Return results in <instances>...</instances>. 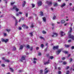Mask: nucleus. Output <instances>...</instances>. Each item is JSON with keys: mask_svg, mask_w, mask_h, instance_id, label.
I'll use <instances>...</instances> for the list:
<instances>
[{"mask_svg": "<svg viewBox=\"0 0 74 74\" xmlns=\"http://www.w3.org/2000/svg\"><path fill=\"white\" fill-rule=\"evenodd\" d=\"M68 37L69 38H71L72 40H74V36L73 35H71V34H69Z\"/></svg>", "mask_w": 74, "mask_h": 74, "instance_id": "f257e3e1", "label": "nucleus"}, {"mask_svg": "<svg viewBox=\"0 0 74 74\" xmlns=\"http://www.w3.org/2000/svg\"><path fill=\"white\" fill-rule=\"evenodd\" d=\"M25 58L26 56H23L21 58V60H20L21 62H22L23 60H25Z\"/></svg>", "mask_w": 74, "mask_h": 74, "instance_id": "f03ea898", "label": "nucleus"}, {"mask_svg": "<svg viewBox=\"0 0 74 74\" xmlns=\"http://www.w3.org/2000/svg\"><path fill=\"white\" fill-rule=\"evenodd\" d=\"M46 3L47 4H48V5H52V1H47L46 2Z\"/></svg>", "mask_w": 74, "mask_h": 74, "instance_id": "7ed1b4c3", "label": "nucleus"}, {"mask_svg": "<svg viewBox=\"0 0 74 74\" xmlns=\"http://www.w3.org/2000/svg\"><path fill=\"white\" fill-rule=\"evenodd\" d=\"M62 49H59L58 50V51H57V55H59V53L62 52Z\"/></svg>", "mask_w": 74, "mask_h": 74, "instance_id": "20e7f679", "label": "nucleus"}, {"mask_svg": "<svg viewBox=\"0 0 74 74\" xmlns=\"http://www.w3.org/2000/svg\"><path fill=\"white\" fill-rule=\"evenodd\" d=\"M1 41L2 42H8V39H6L5 40H4V39L2 38L1 39Z\"/></svg>", "mask_w": 74, "mask_h": 74, "instance_id": "39448f33", "label": "nucleus"}, {"mask_svg": "<svg viewBox=\"0 0 74 74\" xmlns=\"http://www.w3.org/2000/svg\"><path fill=\"white\" fill-rule=\"evenodd\" d=\"M59 49V46H53V50H55V49Z\"/></svg>", "mask_w": 74, "mask_h": 74, "instance_id": "423d86ee", "label": "nucleus"}, {"mask_svg": "<svg viewBox=\"0 0 74 74\" xmlns=\"http://www.w3.org/2000/svg\"><path fill=\"white\" fill-rule=\"evenodd\" d=\"M38 6H41L42 5V2L41 1H39L38 2Z\"/></svg>", "mask_w": 74, "mask_h": 74, "instance_id": "0eeeda50", "label": "nucleus"}, {"mask_svg": "<svg viewBox=\"0 0 74 74\" xmlns=\"http://www.w3.org/2000/svg\"><path fill=\"white\" fill-rule=\"evenodd\" d=\"M72 27H71L69 28V30L68 32L69 33H71V32H72Z\"/></svg>", "mask_w": 74, "mask_h": 74, "instance_id": "6e6552de", "label": "nucleus"}, {"mask_svg": "<svg viewBox=\"0 0 74 74\" xmlns=\"http://www.w3.org/2000/svg\"><path fill=\"white\" fill-rule=\"evenodd\" d=\"M64 46L65 47V48H69V47H70V45L65 44L64 45Z\"/></svg>", "mask_w": 74, "mask_h": 74, "instance_id": "1a4fd4ad", "label": "nucleus"}, {"mask_svg": "<svg viewBox=\"0 0 74 74\" xmlns=\"http://www.w3.org/2000/svg\"><path fill=\"white\" fill-rule=\"evenodd\" d=\"M23 48V46L22 45H21L20 46V48L19 49V50H22V49Z\"/></svg>", "mask_w": 74, "mask_h": 74, "instance_id": "9d476101", "label": "nucleus"}, {"mask_svg": "<svg viewBox=\"0 0 74 74\" xmlns=\"http://www.w3.org/2000/svg\"><path fill=\"white\" fill-rule=\"evenodd\" d=\"M61 24H63L65 23V21L64 20H62L61 21Z\"/></svg>", "mask_w": 74, "mask_h": 74, "instance_id": "9b49d317", "label": "nucleus"}, {"mask_svg": "<svg viewBox=\"0 0 74 74\" xmlns=\"http://www.w3.org/2000/svg\"><path fill=\"white\" fill-rule=\"evenodd\" d=\"M53 35H54L55 37H57L58 35V33H53Z\"/></svg>", "mask_w": 74, "mask_h": 74, "instance_id": "f8f14e48", "label": "nucleus"}, {"mask_svg": "<svg viewBox=\"0 0 74 74\" xmlns=\"http://www.w3.org/2000/svg\"><path fill=\"white\" fill-rule=\"evenodd\" d=\"M25 4H26V1H23V4L22 7H25Z\"/></svg>", "mask_w": 74, "mask_h": 74, "instance_id": "ddd939ff", "label": "nucleus"}, {"mask_svg": "<svg viewBox=\"0 0 74 74\" xmlns=\"http://www.w3.org/2000/svg\"><path fill=\"white\" fill-rule=\"evenodd\" d=\"M60 33L61 37H62V36H63L64 35H65V34H64V35H63V34L64 33V32H61Z\"/></svg>", "mask_w": 74, "mask_h": 74, "instance_id": "4468645a", "label": "nucleus"}, {"mask_svg": "<svg viewBox=\"0 0 74 74\" xmlns=\"http://www.w3.org/2000/svg\"><path fill=\"white\" fill-rule=\"evenodd\" d=\"M49 62H44V64L45 65H46V64H49Z\"/></svg>", "mask_w": 74, "mask_h": 74, "instance_id": "2eb2a0df", "label": "nucleus"}, {"mask_svg": "<svg viewBox=\"0 0 74 74\" xmlns=\"http://www.w3.org/2000/svg\"><path fill=\"white\" fill-rule=\"evenodd\" d=\"M33 32H32L29 33V35H30L31 37H32V36H33Z\"/></svg>", "mask_w": 74, "mask_h": 74, "instance_id": "dca6fc26", "label": "nucleus"}, {"mask_svg": "<svg viewBox=\"0 0 74 74\" xmlns=\"http://www.w3.org/2000/svg\"><path fill=\"white\" fill-rule=\"evenodd\" d=\"M42 19L44 22H46V18H45V17H44L43 18H42Z\"/></svg>", "mask_w": 74, "mask_h": 74, "instance_id": "f3484780", "label": "nucleus"}, {"mask_svg": "<svg viewBox=\"0 0 74 74\" xmlns=\"http://www.w3.org/2000/svg\"><path fill=\"white\" fill-rule=\"evenodd\" d=\"M6 31H7V32H8V33H9V32H10V31H11V29H6Z\"/></svg>", "mask_w": 74, "mask_h": 74, "instance_id": "a211bd4d", "label": "nucleus"}, {"mask_svg": "<svg viewBox=\"0 0 74 74\" xmlns=\"http://www.w3.org/2000/svg\"><path fill=\"white\" fill-rule=\"evenodd\" d=\"M40 74H42V73H43V70H41L40 71Z\"/></svg>", "mask_w": 74, "mask_h": 74, "instance_id": "6ab92c4d", "label": "nucleus"}, {"mask_svg": "<svg viewBox=\"0 0 74 74\" xmlns=\"http://www.w3.org/2000/svg\"><path fill=\"white\" fill-rule=\"evenodd\" d=\"M66 5V4L64 3H63L61 5V7H64V6H65Z\"/></svg>", "mask_w": 74, "mask_h": 74, "instance_id": "aec40b11", "label": "nucleus"}, {"mask_svg": "<svg viewBox=\"0 0 74 74\" xmlns=\"http://www.w3.org/2000/svg\"><path fill=\"white\" fill-rule=\"evenodd\" d=\"M17 8V7H16V6H14L13 7V9H14V10H16V8Z\"/></svg>", "mask_w": 74, "mask_h": 74, "instance_id": "412c9836", "label": "nucleus"}, {"mask_svg": "<svg viewBox=\"0 0 74 74\" xmlns=\"http://www.w3.org/2000/svg\"><path fill=\"white\" fill-rule=\"evenodd\" d=\"M10 70H11V71H12V72H13V71H14V69H12V68H10Z\"/></svg>", "mask_w": 74, "mask_h": 74, "instance_id": "4be33fe9", "label": "nucleus"}, {"mask_svg": "<svg viewBox=\"0 0 74 74\" xmlns=\"http://www.w3.org/2000/svg\"><path fill=\"white\" fill-rule=\"evenodd\" d=\"M49 59H53V56H50L49 58Z\"/></svg>", "mask_w": 74, "mask_h": 74, "instance_id": "5701e85b", "label": "nucleus"}, {"mask_svg": "<svg viewBox=\"0 0 74 74\" xmlns=\"http://www.w3.org/2000/svg\"><path fill=\"white\" fill-rule=\"evenodd\" d=\"M17 23H18V21H17V20H16L15 26H16L17 25Z\"/></svg>", "mask_w": 74, "mask_h": 74, "instance_id": "b1692460", "label": "nucleus"}, {"mask_svg": "<svg viewBox=\"0 0 74 74\" xmlns=\"http://www.w3.org/2000/svg\"><path fill=\"white\" fill-rule=\"evenodd\" d=\"M64 53H66V54H68V53H69V52L68 51H64Z\"/></svg>", "mask_w": 74, "mask_h": 74, "instance_id": "393cba45", "label": "nucleus"}, {"mask_svg": "<svg viewBox=\"0 0 74 74\" xmlns=\"http://www.w3.org/2000/svg\"><path fill=\"white\" fill-rule=\"evenodd\" d=\"M56 16H54L53 18V20H55V19H56Z\"/></svg>", "mask_w": 74, "mask_h": 74, "instance_id": "a878e982", "label": "nucleus"}, {"mask_svg": "<svg viewBox=\"0 0 74 74\" xmlns=\"http://www.w3.org/2000/svg\"><path fill=\"white\" fill-rule=\"evenodd\" d=\"M5 62H8V63H9V62H10V60H5Z\"/></svg>", "mask_w": 74, "mask_h": 74, "instance_id": "bb28decb", "label": "nucleus"}, {"mask_svg": "<svg viewBox=\"0 0 74 74\" xmlns=\"http://www.w3.org/2000/svg\"><path fill=\"white\" fill-rule=\"evenodd\" d=\"M42 33L43 34H46V33H47V32L45 31H42Z\"/></svg>", "mask_w": 74, "mask_h": 74, "instance_id": "cd10ccee", "label": "nucleus"}, {"mask_svg": "<svg viewBox=\"0 0 74 74\" xmlns=\"http://www.w3.org/2000/svg\"><path fill=\"white\" fill-rule=\"evenodd\" d=\"M27 48H28V49L30 48V46L29 45H27Z\"/></svg>", "mask_w": 74, "mask_h": 74, "instance_id": "c85d7f7f", "label": "nucleus"}, {"mask_svg": "<svg viewBox=\"0 0 74 74\" xmlns=\"http://www.w3.org/2000/svg\"><path fill=\"white\" fill-rule=\"evenodd\" d=\"M33 46L30 47V50L31 51H32L33 50Z\"/></svg>", "mask_w": 74, "mask_h": 74, "instance_id": "c756f323", "label": "nucleus"}, {"mask_svg": "<svg viewBox=\"0 0 74 74\" xmlns=\"http://www.w3.org/2000/svg\"><path fill=\"white\" fill-rule=\"evenodd\" d=\"M40 47L42 48H43V47H44V45L43 44H42L40 45Z\"/></svg>", "mask_w": 74, "mask_h": 74, "instance_id": "7c9ffc66", "label": "nucleus"}, {"mask_svg": "<svg viewBox=\"0 0 74 74\" xmlns=\"http://www.w3.org/2000/svg\"><path fill=\"white\" fill-rule=\"evenodd\" d=\"M1 66H2V67H5V64H1Z\"/></svg>", "mask_w": 74, "mask_h": 74, "instance_id": "2f4dec72", "label": "nucleus"}, {"mask_svg": "<svg viewBox=\"0 0 74 74\" xmlns=\"http://www.w3.org/2000/svg\"><path fill=\"white\" fill-rule=\"evenodd\" d=\"M32 8H33L34 7H35V5L33 4H32Z\"/></svg>", "mask_w": 74, "mask_h": 74, "instance_id": "473e14b6", "label": "nucleus"}, {"mask_svg": "<svg viewBox=\"0 0 74 74\" xmlns=\"http://www.w3.org/2000/svg\"><path fill=\"white\" fill-rule=\"evenodd\" d=\"M15 3V2H13V3H11V5H14V4Z\"/></svg>", "mask_w": 74, "mask_h": 74, "instance_id": "72a5a7b5", "label": "nucleus"}, {"mask_svg": "<svg viewBox=\"0 0 74 74\" xmlns=\"http://www.w3.org/2000/svg\"><path fill=\"white\" fill-rule=\"evenodd\" d=\"M58 5V3H55V4H54V6H57Z\"/></svg>", "mask_w": 74, "mask_h": 74, "instance_id": "f704fd0d", "label": "nucleus"}, {"mask_svg": "<svg viewBox=\"0 0 74 74\" xmlns=\"http://www.w3.org/2000/svg\"><path fill=\"white\" fill-rule=\"evenodd\" d=\"M26 25L25 24H23L22 25V27H26Z\"/></svg>", "mask_w": 74, "mask_h": 74, "instance_id": "c9c22d12", "label": "nucleus"}, {"mask_svg": "<svg viewBox=\"0 0 74 74\" xmlns=\"http://www.w3.org/2000/svg\"><path fill=\"white\" fill-rule=\"evenodd\" d=\"M25 16L26 17H27V16H28V14L27 13L25 14Z\"/></svg>", "mask_w": 74, "mask_h": 74, "instance_id": "e433bc0d", "label": "nucleus"}, {"mask_svg": "<svg viewBox=\"0 0 74 74\" xmlns=\"http://www.w3.org/2000/svg\"><path fill=\"white\" fill-rule=\"evenodd\" d=\"M66 64H67V62H63V64L64 65H65Z\"/></svg>", "mask_w": 74, "mask_h": 74, "instance_id": "4c0bfd02", "label": "nucleus"}, {"mask_svg": "<svg viewBox=\"0 0 74 74\" xmlns=\"http://www.w3.org/2000/svg\"><path fill=\"white\" fill-rule=\"evenodd\" d=\"M18 13L19 14H20L21 15H22V14H23V13L22 12H18Z\"/></svg>", "mask_w": 74, "mask_h": 74, "instance_id": "58836bf2", "label": "nucleus"}, {"mask_svg": "<svg viewBox=\"0 0 74 74\" xmlns=\"http://www.w3.org/2000/svg\"><path fill=\"white\" fill-rule=\"evenodd\" d=\"M66 74H69V71H67L66 72Z\"/></svg>", "mask_w": 74, "mask_h": 74, "instance_id": "ea45409f", "label": "nucleus"}, {"mask_svg": "<svg viewBox=\"0 0 74 74\" xmlns=\"http://www.w3.org/2000/svg\"><path fill=\"white\" fill-rule=\"evenodd\" d=\"M13 51H15L16 50V47H13Z\"/></svg>", "mask_w": 74, "mask_h": 74, "instance_id": "a19ab883", "label": "nucleus"}, {"mask_svg": "<svg viewBox=\"0 0 74 74\" xmlns=\"http://www.w3.org/2000/svg\"><path fill=\"white\" fill-rule=\"evenodd\" d=\"M40 15H41V16H43V12H41Z\"/></svg>", "mask_w": 74, "mask_h": 74, "instance_id": "79ce46f5", "label": "nucleus"}, {"mask_svg": "<svg viewBox=\"0 0 74 74\" xmlns=\"http://www.w3.org/2000/svg\"><path fill=\"white\" fill-rule=\"evenodd\" d=\"M49 72V70H47L45 72V73L46 74H47V73H48Z\"/></svg>", "mask_w": 74, "mask_h": 74, "instance_id": "37998d69", "label": "nucleus"}, {"mask_svg": "<svg viewBox=\"0 0 74 74\" xmlns=\"http://www.w3.org/2000/svg\"><path fill=\"white\" fill-rule=\"evenodd\" d=\"M2 60H5V58H4V57H2Z\"/></svg>", "mask_w": 74, "mask_h": 74, "instance_id": "c03bdc74", "label": "nucleus"}, {"mask_svg": "<svg viewBox=\"0 0 74 74\" xmlns=\"http://www.w3.org/2000/svg\"><path fill=\"white\" fill-rule=\"evenodd\" d=\"M40 38H41V39H43V40H44V38H43V37L42 36H40Z\"/></svg>", "mask_w": 74, "mask_h": 74, "instance_id": "a18cd8bd", "label": "nucleus"}, {"mask_svg": "<svg viewBox=\"0 0 74 74\" xmlns=\"http://www.w3.org/2000/svg\"><path fill=\"white\" fill-rule=\"evenodd\" d=\"M46 56L47 57H49V53L46 54Z\"/></svg>", "mask_w": 74, "mask_h": 74, "instance_id": "49530a36", "label": "nucleus"}, {"mask_svg": "<svg viewBox=\"0 0 74 74\" xmlns=\"http://www.w3.org/2000/svg\"><path fill=\"white\" fill-rule=\"evenodd\" d=\"M68 42H71V40L70 39L68 40Z\"/></svg>", "mask_w": 74, "mask_h": 74, "instance_id": "de8ad7c7", "label": "nucleus"}, {"mask_svg": "<svg viewBox=\"0 0 74 74\" xmlns=\"http://www.w3.org/2000/svg\"><path fill=\"white\" fill-rule=\"evenodd\" d=\"M16 11V12H18V11H19V9H18L17 8H16L15 9Z\"/></svg>", "mask_w": 74, "mask_h": 74, "instance_id": "09e8293b", "label": "nucleus"}, {"mask_svg": "<svg viewBox=\"0 0 74 74\" xmlns=\"http://www.w3.org/2000/svg\"><path fill=\"white\" fill-rule=\"evenodd\" d=\"M38 56H40L41 55V53H38Z\"/></svg>", "mask_w": 74, "mask_h": 74, "instance_id": "8fccbe9b", "label": "nucleus"}, {"mask_svg": "<svg viewBox=\"0 0 74 74\" xmlns=\"http://www.w3.org/2000/svg\"><path fill=\"white\" fill-rule=\"evenodd\" d=\"M68 24H69V23H66L64 24V26H66Z\"/></svg>", "mask_w": 74, "mask_h": 74, "instance_id": "3c124183", "label": "nucleus"}, {"mask_svg": "<svg viewBox=\"0 0 74 74\" xmlns=\"http://www.w3.org/2000/svg\"><path fill=\"white\" fill-rule=\"evenodd\" d=\"M69 68H70V67H69V66H66V70L69 69Z\"/></svg>", "mask_w": 74, "mask_h": 74, "instance_id": "603ef678", "label": "nucleus"}, {"mask_svg": "<svg viewBox=\"0 0 74 74\" xmlns=\"http://www.w3.org/2000/svg\"><path fill=\"white\" fill-rule=\"evenodd\" d=\"M33 59L34 60H37V59L34 58H33Z\"/></svg>", "mask_w": 74, "mask_h": 74, "instance_id": "864d4df0", "label": "nucleus"}, {"mask_svg": "<svg viewBox=\"0 0 74 74\" xmlns=\"http://www.w3.org/2000/svg\"><path fill=\"white\" fill-rule=\"evenodd\" d=\"M61 73H62V72H61V71H59L58 72V74H60Z\"/></svg>", "mask_w": 74, "mask_h": 74, "instance_id": "5fc2aeb1", "label": "nucleus"}, {"mask_svg": "<svg viewBox=\"0 0 74 74\" xmlns=\"http://www.w3.org/2000/svg\"><path fill=\"white\" fill-rule=\"evenodd\" d=\"M62 60H64L65 59V57H62Z\"/></svg>", "mask_w": 74, "mask_h": 74, "instance_id": "6e6d98bb", "label": "nucleus"}, {"mask_svg": "<svg viewBox=\"0 0 74 74\" xmlns=\"http://www.w3.org/2000/svg\"><path fill=\"white\" fill-rule=\"evenodd\" d=\"M73 61V59L71 58H70V62H72Z\"/></svg>", "mask_w": 74, "mask_h": 74, "instance_id": "4d7b16f0", "label": "nucleus"}, {"mask_svg": "<svg viewBox=\"0 0 74 74\" xmlns=\"http://www.w3.org/2000/svg\"><path fill=\"white\" fill-rule=\"evenodd\" d=\"M18 29H19V30H22V28L21 27H19L18 28Z\"/></svg>", "mask_w": 74, "mask_h": 74, "instance_id": "13d9d810", "label": "nucleus"}, {"mask_svg": "<svg viewBox=\"0 0 74 74\" xmlns=\"http://www.w3.org/2000/svg\"><path fill=\"white\" fill-rule=\"evenodd\" d=\"M70 56H71V54H69L68 56L67 57V58H69V57H70Z\"/></svg>", "mask_w": 74, "mask_h": 74, "instance_id": "bf43d9fd", "label": "nucleus"}, {"mask_svg": "<svg viewBox=\"0 0 74 74\" xmlns=\"http://www.w3.org/2000/svg\"><path fill=\"white\" fill-rule=\"evenodd\" d=\"M71 49H74V46H72L71 47Z\"/></svg>", "mask_w": 74, "mask_h": 74, "instance_id": "052dcab7", "label": "nucleus"}, {"mask_svg": "<svg viewBox=\"0 0 74 74\" xmlns=\"http://www.w3.org/2000/svg\"><path fill=\"white\" fill-rule=\"evenodd\" d=\"M45 52H47V48H46L45 49Z\"/></svg>", "mask_w": 74, "mask_h": 74, "instance_id": "680f3d73", "label": "nucleus"}, {"mask_svg": "<svg viewBox=\"0 0 74 74\" xmlns=\"http://www.w3.org/2000/svg\"><path fill=\"white\" fill-rule=\"evenodd\" d=\"M33 63L34 64H36V61H33Z\"/></svg>", "mask_w": 74, "mask_h": 74, "instance_id": "e2e57ef3", "label": "nucleus"}, {"mask_svg": "<svg viewBox=\"0 0 74 74\" xmlns=\"http://www.w3.org/2000/svg\"><path fill=\"white\" fill-rule=\"evenodd\" d=\"M36 49L37 50H38V49H39V47H37L36 48Z\"/></svg>", "mask_w": 74, "mask_h": 74, "instance_id": "0e129e2a", "label": "nucleus"}, {"mask_svg": "<svg viewBox=\"0 0 74 74\" xmlns=\"http://www.w3.org/2000/svg\"><path fill=\"white\" fill-rule=\"evenodd\" d=\"M18 71L20 72V73H21V72H22V70H19Z\"/></svg>", "mask_w": 74, "mask_h": 74, "instance_id": "69168bd1", "label": "nucleus"}, {"mask_svg": "<svg viewBox=\"0 0 74 74\" xmlns=\"http://www.w3.org/2000/svg\"><path fill=\"white\" fill-rule=\"evenodd\" d=\"M30 27L31 28H33V27H34V25H31Z\"/></svg>", "mask_w": 74, "mask_h": 74, "instance_id": "338daca9", "label": "nucleus"}, {"mask_svg": "<svg viewBox=\"0 0 74 74\" xmlns=\"http://www.w3.org/2000/svg\"><path fill=\"white\" fill-rule=\"evenodd\" d=\"M4 36H7V34H6V33H4Z\"/></svg>", "mask_w": 74, "mask_h": 74, "instance_id": "774afa93", "label": "nucleus"}]
</instances>
